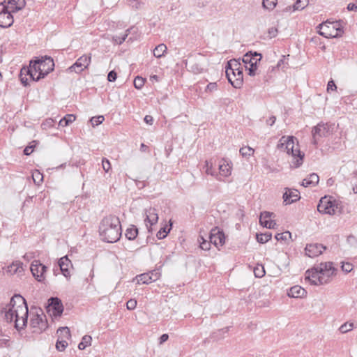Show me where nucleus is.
I'll return each instance as SVG.
<instances>
[{
    "label": "nucleus",
    "mask_w": 357,
    "mask_h": 357,
    "mask_svg": "<svg viewBox=\"0 0 357 357\" xmlns=\"http://www.w3.org/2000/svg\"><path fill=\"white\" fill-rule=\"evenodd\" d=\"M28 307L26 300L20 295H14L10 301L1 310V314L8 323L15 322L17 330L24 328L27 323Z\"/></svg>",
    "instance_id": "obj_1"
},
{
    "label": "nucleus",
    "mask_w": 357,
    "mask_h": 357,
    "mask_svg": "<svg viewBox=\"0 0 357 357\" xmlns=\"http://www.w3.org/2000/svg\"><path fill=\"white\" fill-rule=\"evenodd\" d=\"M337 271L333 262H321L305 272V280L314 285L326 284L332 280Z\"/></svg>",
    "instance_id": "obj_2"
},
{
    "label": "nucleus",
    "mask_w": 357,
    "mask_h": 357,
    "mask_svg": "<svg viewBox=\"0 0 357 357\" xmlns=\"http://www.w3.org/2000/svg\"><path fill=\"white\" fill-rule=\"evenodd\" d=\"M121 225L118 217L108 215L105 217L99 226L101 239L107 243H115L121 236Z\"/></svg>",
    "instance_id": "obj_3"
},
{
    "label": "nucleus",
    "mask_w": 357,
    "mask_h": 357,
    "mask_svg": "<svg viewBox=\"0 0 357 357\" xmlns=\"http://www.w3.org/2000/svg\"><path fill=\"white\" fill-rule=\"evenodd\" d=\"M278 147L291 155V163L294 167H298L303 163L304 154L301 152L298 141L294 137H282Z\"/></svg>",
    "instance_id": "obj_4"
},
{
    "label": "nucleus",
    "mask_w": 357,
    "mask_h": 357,
    "mask_svg": "<svg viewBox=\"0 0 357 357\" xmlns=\"http://www.w3.org/2000/svg\"><path fill=\"white\" fill-rule=\"evenodd\" d=\"M319 35L326 38H337L342 35L343 30L337 22H330L328 20L319 24L317 26Z\"/></svg>",
    "instance_id": "obj_5"
},
{
    "label": "nucleus",
    "mask_w": 357,
    "mask_h": 357,
    "mask_svg": "<svg viewBox=\"0 0 357 357\" xmlns=\"http://www.w3.org/2000/svg\"><path fill=\"white\" fill-rule=\"evenodd\" d=\"M261 59V54L259 53H252L251 52L246 53L243 57V62L245 65L246 69L248 70L250 76L256 75L257 64Z\"/></svg>",
    "instance_id": "obj_6"
},
{
    "label": "nucleus",
    "mask_w": 357,
    "mask_h": 357,
    "mask_svg": "<svg viewBox=\"0 0 357 357\" xmlns=\"http://www.w3.org/2000/svg\"><path fill=\"white\" fill-rule=\"evenodd\" d=\"M30 326L33 328V332L36 333H41L46 330L47 322L42 310L31 318Z\"/></svg>",
    "instance_id": "obj_7"
},
{
    "label": "nucleus",
    "mask_w": 357,
    "mask_h": 357,
    "mask_svg": "<svg viewBox=\"0 0 357 357\" xmlns=\"http://www.w3.org/2000/svg\"><path fill=\"white\" fill-rule=\"evenodd\" d=\"M37 60L39 63V74L36 76V81H38L54 70V63L53 59L50 57L45 56L42 59Z\"/></svg>",
    "instance_id": "obj_8"
},
{
    "label": "nucleus",
    "mask_w": 357,
    "mask_h": 357,
    "mask_svg": "<svg viewBox=\"0 0 357 357\" xmlns=\"http://www.w3.org/2000/svg\"><path fill=\"white\" fill-rule=\"evenodd\" d=\"M332 125L328 123H320L312 128V134L313 137L312 143L316 145L317 144V138L325 137L331 133Z\"/></svg>",
    "instance_id": "obj_9"
},
{
    "label": "nucleus",
    "mask_w": 357,
    "mask_h": 357,
    "mask_svg": "<svg viewBox=\"0 0 357 357\" xmlns=\"http://www.w3.org/2000/svg\"><path fill=\"white\" fill-rule=\"evenodd\" d=\"M91 61V54H84L68 68V71L79 73L88 68Z\"/></svg>",
    "instance_id": "obj_10"
},
{
    "label": "nucleus",
    "mask_w": 357,
    "mask_h": 357,
    "mask_svg": "<svg viewBox=\"0 0 357 357\" xmlns=\"http://www.w3.org/2000/svg\"><path fill=\"white\" fill-rule=\"evenodd\" d=\"M337 208L334 202L326 197H322L317 206V210L319 213L328 215L335 214Z\"/></svg>",
    "instance_id": "obj_11"
},
{
    "label": "nucleus",
    "mask_w": 357,
    "mask_h": 357,
    "mask_svg": "<svg viewBox=\"0 0 357 357\" xmlns=\"http://www.w3.org/2000/svg\"><path fill=\"white\" fill-rule=\"evenodd\" d=\"M47 311L52 316L59 317L63 311V306L61 301L57 297H52L48 300V305L46 307Z\"/></svg>",
    "instance_id": "obj_12"
},
{
    "label": "nucleus",
    "mask_w": 357,
    "mask_h": 357,
    "mask_svg": "<svg viewBox=\"0 0 357 357\" xmlns=\"http://www.w3.org/2000/svg\"><path fill=\"white\" fill-rule=\"evenodd\" d=\"M144 223L149 233L152 232V226L158 221V214L155 208L150 207L144 210Z\"/></svg>",
    "instance_id": "obj_13"
},
{
    "label": "nucleus",
    "mask_w": 357,
    "mask_h": 357,
    "mask_svg": "<svg viewBox=\"0 0 357 357\" xmlns=\"http://www.w3.org/2000/svg\"><path fill=\"white\" fill-rule=\"evenodd\" d=\"M13 17L6 7L0 5V26L2 28L10 27L13 24Z\"/></svg>",
    "instance_id": "obj_14"
},
{
    "label": "nucleus",
    "mask_w": 357,
    "mask_h": 357,
    "mask_svg": "<svg viewBox=\"0 0 357 357\" xmlns=\"http://www.w3.org/2000/svg\"><path fill=\"white\" fill-rule=\"evenodd\" d=\"M31 271L33 275L39 282L43 281L45 279L44 273L47 270V267L41 264L38 260H34L31 265Z\"/></svg>",
    "instance_id": "obj_15"
},
{
    "label": "nucleus",
    "mask_w": 357,
    "mask_h": 357,
    "mask_svg": "<svg viewBox=\"0 0 357 357\" xmlns=\"http://www.w3.org/2000/svg\"><path fill=\"white\" fill-rule=\"evenodd\" d=\"M226 76L229 82L236 89H239L243 85V70L233 71V73L226 70Z\"/></svg>",
    "instance_id": "obj_16"
},
{
    "label": "nucleus",
    "mask_w": 357,
    "mask_h": 357,
    "mask_svg": "<svg viewBox=\"0 0 357 357\" xmlns=\"http://www.w3.org/2000/svg\"><path fill=\"white\" fill-rule=\"evenodd\" d=\"M25 0H4L0 5H3L10 13H14L25 6Z\"/></svg>",
    "instance_id": "obj_17"
},
{
    "label": "nucleus",
    "mask_w": 357,
    "mask_h": 357,
    "mask_svg": "<svg viewBox=\"0 0 357 357\" xmlns=\"http://www.w3.org/2000/svg\"><path fill=\"white\" fill-rule=\"evenodd\" d=\"M326 249L325 246L319 243L307 244L305 248V255L309 257H316L322 254Z\"/></svg>",
    "instance_id": "obj_18"
},
{
    "label": "nucleus",
    "mask_w": 357,
    "mask_h": 357,
    "mask_svg": "<svg viewBox=\"0 0 357 357\" xmlns=\"http://www.w3.org/2000/svg\"><path fill=\"white\" fill-rule=\"evenodd\" d=\"M274 217L275 214L273 213L264 211L261 213L259 222L262 226L268 229H275L276 226V222L273 220H272V218Z\"/></svg>",
    "instance_id": "obj_19"
},
{
    "label": "nucleus",
    "mask_w": 357,
    "mask_h": 357,
    "mask_svg": "<svg viewBox=\"0 0 357 357\" xmlns=\"http://www.w3.org/2000/svg\"><path fill=\"white\" fill-rule=\"evenodd\" d=\"M209 238L211 242L217 248L218 246H222L225 243V234L222 231L219 230L217 227H215L211 229Z\"/></svg>",
    "instance_id": "obj_20"
},
{
    "label": "nucleus",
    "mask_w": 357,
    "mask_h": 357,
    "mask_svg": "<svg viewBox=\"0 0 357 357\" xmlns=\"http://www.w3.org/2000/svg\"><path fill=\"white\" fill-rule=\"evenodd\" d=\"M300 199V193L297 190L286 188L283 194L284 202L286 204H291Z\"/></svg>",
    "instance_id": "obj_21"
},
{
    "label": "nucleus",
    "mask_w": 357,
    "mask_h": 357,
    "mask_svg": "<svg viewBox=\"0 0 357 357\" xmlns=\"http://www.w3.org/2000/svg\"><path fill=\"white\" fill-rule=\"evenodd\" d=\"M38 66L39 63L38 60L31 61L29 68H22V73H25L26 74H29L30 77L33 80L36 81V76L39 74Z\"/></svg>",
    "instance_id": "obj_22"
},
{
    "label": "nucleus",
    "mask_w": 357,
    "mask_h": 357,
    "mask_svg": "<svg viewBox=\"0 0 357 357\" xmlns=\"http://www.w3.org/2000/svg\"><path fill=\"white\" fill-rule=\"evenodd\" d=\"M71 265V261L67 256L61 257L59 261V266L63 275L68 278L70 275L69 266Z\"/></svg>",
    "instance_id": "obj_23"
},
{
    "label": "nucleus",
    "mask_w": 357,
    "mask_h": 357,
    "mask_svg": "<svg viewBox=\"0 0 357 357\" xmlns=\"http://www.w3.org/2000/svg\"><path fill=\"white\" fill-rule=\"evenodd\" d=\"M307 292L305 289L301 286L296 285L291 287L288 291V296L292 298H303L306 295Z\"/></svg>",
    "instance_id": "obj_24"
},
{
    "label": "nucleus",
    "mask_w": 357,
    "mask_h": 357,
    "mask_svg": "<svg viewBox=\"0 0 357 357\" xmlns=\"http://www.w3.org/2000/svg\"><path fill=\"white\" fill-rule=\"evenodd\" d=\"M23 271V263L20 261H13L7 267V272L10 275L20 273Z\"/></svg>",
    "instance_id": "obj_25"
},
{
    "label": "nucleus",
    "mask_w": 357,
    "mask_h": 357,
    "mask_svg": "<svg viewBox=\"0 0 357 357\" xmlns=\"http://www.w3.org/2000/svg\"><path fill=\"white\" fill-rule=\"evenodd\" d=\"M319 176L315 173H312L310 174L308 177L303 179L302 185L304 187L315 186L319 183Z\"/></svg>",
    "instance_id": "obj_26"
},
{
    "label": "nucleus",
    "mask_w": 357,
    "mask_h": 357,
    "mask_svg": "<svg viewBox=\"0 0 357 357\" xmlns=\"http://www.w3.org/2000/svg\"><path fill=\"white\" fill-rule=\"evenodd\" d=\"M219 171L221 176L227 177L231 174V167L223 160L219 165Z\"/></svg>",
    "instance_id": "obj_27"
},
{
    "label": "nucleus",
    "mask_w": 357,
    "mask_h": 357,
    "mask_svg": "<svg viewBox=\"0 0 357 357\" xmlns=\"http://www.w3.org/2000/svg\"><path fill=\"white\" fill-rule=\"evenodd\" d=\"M58 339L67 341L71 337L70 329L68 327H61L57 330Z\"/></svg>",
    "instance_id": "obj_28"
},
{
    "label": "nucleus",
    "mask_w": 357,
    "mask_h": 357,
    "mask_svg": "<svg viewBox=\"0 0 357 357\" xmlns=\"http://www.w3.org/2000/svg\"><path fill=\"white\" fill-rule=\"evenodd\" d=\"M167 46L165 44L161 43V44H159L158 46H156L155 47V49L153 50V55L156 58H160L165 55V54L167 52Z\"/></svg>",
    "instance_id": "obj_29"
},
{
    "label": "nucleus",
    "mask_w": 357,
    "mask_h": 357,
    "mask_svg": "<svg viewBox=\"0 0 357 357\" xmlns=\"http://www.w3.org/2000/svg\"><path fill=\"white\" fill-rule=\"evenodd\" d=\"M138 234V229L135 225H131L126 231V237L128 240H134Z\"/></svg>",
    "instance_id": "obj_30"
},
{
    "label": "nucleus",
    "mask_w": 357,
    "mask_h": 357,
    "mask_svg": "<svg viewBox=\"0 0 357 357\" xmlns=\"http://www.w3.org/2000/svg\"><path fill=\"white\" fill-rule=\"evenodd\" d=\"M241 63H238L236 60H231L227 63V66L226 67V70H229V72H231L233 73V71L238 72V70H241L240 69Z\"/></svg>",
    "instance_id": "obj_31"
},
{
    "label": "nucleus",
    "mask_w": 357,
    "mask_h": 357,
    "mask_svg": "<svg viewBox=\"0 0 357 357\" xmlns=\"http://www.w3.org/2000/svg\"><path fill=\"white\" fill-rule=\"evenodd\" d=\"M75 116L73 114H66L59 121V126L65 127L75 121Z\"/></svg>",
    "instance_id": "obj_32"
},
{
    "label": "nucleus",
    "mask_w": 357,
    "mask_h": 357,
    "mask_svg": "<svg viewBox=\"0 0 357 357\" xmlns=\"http://www.w3.org/2000/svg\"><path fill=\"white\" fill-rule=\"evenodd\" d=\"M92 337L90 335H85L82 337L81 342L78 344L80 350H84L86 347L91 344Z\"/></svg>",
    "instance_id": "obj_33"
},
{
    "label": "nucleus",
    "mask_w": 357,
    "mask_h": 357,
    "mask_svg": "<svg viewBox=\"0 0 357 357\" xmlns=\"http://www.w3.org/2000/svg\"><path fill=\"white\" fill-rule=\"evenodd\" d=\"M272 237V234L271 232H265L264 234H257L256 238L257 242L260 243H265L268 242Z\"/></svg>",
    "instance_id": "obj_34"
},
{
    "label": "nucleus",
    "mask_w": 357,
    "mask_h": 357,
    "mask_svg": "<svg viewBox=\"0 0 357 357\" xmlns=\"http://www.w3.org/2000/svg\"><path fill=\"white\" fill-rule=\"evenodd\" d=\"M32 179L35 184L39 185L43 181V175L38 170L36 169L32 173Z\"/></svg>",
    "instance_id": "obj_35"
},
{
    "label": "nucleus",
    "mask_w": 357,
    "mask_h": 357,
    "mask_svg": "<svg viewBox=\"0 0 357 357\" xmlns=\"http://www.w3.org/2000/svg\"><path fill=\"white\" fill-rule=\"evenodd\" d=\"M278 0H263L262 6L264 9L272 10L277 5Z\"/></svg>",
    "instance_id": "obj_36"
},
{
    "label": "nucleus",
    "mask_w": 357,
    "mask_h": 357,
    "mask_svg": "<svg viewBox=\"0 0 357 357\" xmlns=\"http://www.w3.org/2000/svg\"><path fill=\"white\" fill-rule=\"evenodd\" d=\"M309 3V0H297L293 5V10L304 9Z\"/></svg>",
    "instance_id": "obj_37"
},
{
    "label": "nucleus",
    "mask_w": 357,
    "mask_h": 357,
    "mask_svg": "<svg viewBox=\"0 0 357 357\" xmlns=\"http://www.w3.org/2000/svg\"><path fill=\"white\" fill-rule=\"evenodd\" d=\"M137 283L150 284L151 283V278L148 273L141 274L137 277Z\"/></svg>",
    "instance_id": "obj_38"
},
{
    "label": "nucleus",
    "mask_w": 357,
    "mask_h": 357,
    "mask_svg": "<svg viewBox=\"0 0 357 357\" xmlns=\"http://www.w3.org/2000/svg\"><path fill=\"white\" fill-rule=\"evenodd\" d=\"M205 172L211 176H217L218 175L215 174V171L213 169V164L211 161L206 160L204 165Z\"/></svg>",
    "instance_id": "obj_39"
},
{
    "label": "nucleus",
    "mask_w": 357,
    "mask_h": 357,
    "mask_svg": "<svg viewBox=\"0 0 357 357\" xmlns=\"http://www.w3.org/2000/svg\"><path fill=\"white\" fill-rule=\"evenodd\" d=\"M239 151L243 157L251 156L255 152L254 149L250 146L242 147Z\"/></svg>",
    "instance_id": "obj_40"
},
{
    "label": "nucleus",
    "mask_w": 357,
    "mask_h": 357,
    "mask_svg": "<svg viewBox=\"0 0 357 357\" xmlns=\"http://www.w3.org/2000/svg\"><path fill=\"white\" fill-rule=\"evenodd\" d=\"M171 227L167 229V225L162 227L157 233L156 236L158 239L165 238L169 232Z\"/></svg>",
    "instance_id": "obj_41"
},
{
    "label": "nucleus",
    "mask_w": 357,
    "mask_h": 357,
    "mask_svg": "<svg viewBox=\"0 0 357 357\" xmlns=\"http://www.w3.org/2000/svg\"><path fill=\"white\" fill-rule=\"evenodd\" d=\"M199 242L200 243V248L204 250H208L211 248V244L212 243L210 241H207L202 236H200L199 238Z\"/></svg>",
    "instance_id": "obj_42"
},
{
    "label": "nucleus",
    "mask_w": 357,
    "mask_h": 357,
    "mask_svg": "<svg viewBox=\"0 0 357 357\" xmlns=\"http://www.w3.org/2000/svg\"><path fill=\"white\" fill-rule=\"evenodd\" d=\"M254 274L257 278H262L265 275L264 267L262 265H257L254 268Z\"/></svg>",
    "instance_id": "obj_43"
},
{
    "label": "nucleus",
    "mask_w": 357,
    "mask_h": 357,
    "mask_svg": "<svg viewBox=\"0 0 357 357\" xmlns=\"http://www.w3.org/2000/svg\"><path fill=\"white\" fill-rule=\"evenodd\" d=\"M130 32V29L126 30V33L122 36H115L113 37V40L119 45L122 44L126 39L128 33Z\"/></svg>",
    "instance_id": "obj_44"
},
{
    "label": "nucleus",
    "mask_w": 357,
    "mask_h": 357,
    "mask_svg": "<svg viewBox=\"0 0 357 357\" xmlns=\"http://www.w3.org/2000/svg\"><path fill=\"white\" fill-rule=\"evenodd\" d=\"M353 328H354L353 323L347 322V323H344V324H342L340 327L339 330L342 333H346L349 331H351L353 329Z\"/></svg>",
    "instance_id": "obj_45"
},
{
    "label": "nucleus",
    "mask_w": 357,
    "mask_h": 357,
    "mask_svg": "<svg viewBox=\"0 0 357 357\" xmlns=\"http://www.w3.org/2000/svg\"><path fill=\"white\" fill-rule=\"evenodd\" d=\"M68 344L67 341L57 339L56 343V348L59 351H63L68 347Z\"/></svg>",
    "instance_id": "obj_46"
},
{
    "label": "nucleus",
    "mask_w": 357,
    "mask_h": 357,
    "mask_svg": "<svg viewBox=\"0 0 357 357\" xmlns=\"http://www.w3.org/2000/svg\"><path fill=\"white\" fill-rule=\"evenodd\" d=\"M291 236V234L289 231H285L277 234L275 237L277 241H286L287 239L290 238Z\"/></svg>",
    "instance_id": "obj_47"
},
{
    "label": "nucleus",
    "mask_w": 357,
    "mask_h": 357,
    "mask_svg": "<svg viewBox=\"0 0 357 357\" xmlns=\"http://www.w3.org/2000/svg\"><path fill=\"white\" fill-rule=\"evenodd\" d=\"M105 118L103 116H93L91 119V122L93 126H97L102 123Z\"/></svg>",
    "instance_id": "obj_48"
},
{
    "label": "nucleus",
    "mask_w": 357,
    "mask_h": 357,
    "mask_svg": "<svg viewBox=\"0 0 357 357\" xmlns=\"http://www.w3.org/2000/svg\"><path fill=\"white\" fill-rule=\"evenodd\" d=\"M144 84V79L141 77H136L134 79V86L136 89H140Z\"/></svg>",
    "instance_id": "obj_49"
},
{
    "label": "nucleus",
    "mask_w": 357,
    "mask_h": 357,
    "mask_svg": "<svg viewBox=\"0 0 357 357\" xmlns=\"http://www.w3.org/2000/svg\"><path fill=\"white\" fill-rule=\"evenodd\" d=\"M341 268H342V271H344L346 273H350L353 270L354 266L352 264L349 263V262H346V263L342 262Z\"/></svg>",
    "instance_id": "obj_50"
},
{
    "label": "nucleus",
    "mask_w": 357,
    "mask_h": 357,
    "mask_svg": "<svg viewBox=\"0 0 357 357\" xmlns=\"http://www.w3.org/2000/svg\"><path fill=\"white\" fill-rule=\"evenodd\" d=\"M102 167L103 170L107 173L111 169V163L109 160L105 158H102Z\"/></svg>",
    "instance_id": "obj_51"
},
{
    "label": "nucleus",
    "mask_w": 357,
    "mask_h": 357,
    "mask_svg": "<svg viewBox=\"0 0 357 357\" xmlns=\"http://www.w3.org/2000/svg\"><path fill=\"white\" fill-rule=\"evenodd\" d=\"M218 89V85L216 82H210L206 87V92H213L216 91Z\"/></svg>",
    "instance_id": "obj_52"
},
{
    "label": "nucleus",
    "mask_w": 357,
    "mask_h": 357,
    "mask_svg": "<svg viewBox=\"0 0 357 357\" xmlns=\"http://www.w3.org/2000/svg\"><path fill=\"white\" fill-rule=\"evenodd\" d=\"M150 278H151V282H155L156 280H158L160 277V273L158 272V271H153L151 272H149L148 273Z\"/></svg>",
    "instance_id": "obj_53"
},
{
    "label": "nucleus",
    "mask_w": 357,
    "mask_h": 357,
    "mask_svg": "<svg viewBox=\"0 0 357 357\" xmlns=\"http://www.w3.org/2000/svg\"><path fill=\"white\" fill-rule=\"evenodd\" d=\"M27 75H29V74H26L25 73H22V68L20 70V80L24 86H27L29 84L28 79L26 77Z\"/></svg>",
    "instance_id": "obj_54"
},
{
    "label": "nucleus",
    "mask_w": 357,
    "mask_h": 357,
    "mask_svg": "<svg viewBox=\"0 0 357 357\" xmlns=\"http://www.w3.org/2000/svg\"><path fill=\"white\" fill-rule=\"evenodd\" d=\"M278 29L275 27H270L268 29V36L270 38H275L278 35Z\"/></svg>",
    "instance_id": "obj_55"
},
{
    "label": "nucleus",
    "mask_w": 357,
    "mask_h": 357,
    "mask_svg": "<svg viewBox=\"0 0 357 357\" xmlns=\"http://www.w3.org/2000/svg\"><path fill=\"white\" fill-rule=\"evenodd\" d=\"M137 306V301L135 299L129 300L126 303L127 309L129 310H134Z\"/></svg>",
    "instance_id": "obj_56"
},
{
    "label": "nucleus",
    "mask_w": 357,
    "mask_h": 357,
    "mask_svg": "<svg viewBox=\"0 0 357 357\" xmlns=\"http://www.w3.org/2000/svg\"><path fill=\"white\" fill-rule=\"evenodd\" d=\"M117 74L114 70H112L108 73L107 79L109 82H114L116 79Z\"/></svg>",
    "instance_id": "obj_57"
},
{
    "label": "nucleus",
    "mask_w": 357,
    "mask_h": 357,
    "mask_svg": "<svg viewBox=\"0 0 357 357\" xmlns=\"http://www.w3.org/2000/svg\"><path fill=\"white\" fill-rule=\"evenodd\" d=\"M34 147L35 145L27 146L24 150V155H29L33 151Z\"/></svg>",
    "instance_id": "obj_58"
},
{
    "label": "nucleus",
    "mask_w": 357,
    "mask_h": 357,
    "mask_svg": "<svg viewBox=\"0 0 357 357\" xmlns=\"http://www.w3.org/2000/svg\"><path fill=\"white\" fill-rule=\"evenodd\" d=\"M9 346V339L2 338L0 339V348L8 347Z\"/></svg>",
    "instance_id": "obj_59"
},
{
    "label": "nucleus",
    "mask_w": 357,
    "mask_h": 357,
    "mask_svg": "<svg viewBox=\"0 0 357 357\" xmlns=\"http://www.w3.org/2000/svg\"><path fill=\"white\" fill-rule=\"evenodd\" d=\"M336 89H337V86L333 80H331L328 82V84H327V91H329L330 90L335 91Z\"/></svg>",
    "instance_id": "obj_60"
},
{
    "label": "nucleus",
    "mask_w": 357,
    "mask_h": 357,
    "mask_svg": "<svg viewBox=\"0 0 357 357\" xmlns=\"http://www.w3.org/2000/svg\"><path fill=\"white\" fill-rule=\"evenodd\" d=\"M347 10L349 11H357V1L356 3H350L347 6Z\"/></svg>",
    "instance_id": "obj_61"
},
{
    "label": "nucleus",
    "mask_w": 357,
    "mask_h": 357,
    "mask_svg": "<svg viewBox=\"0 0 357 357\" xmlns=\"http://www.w3.org/2000/svg\"><path fill=\"white\" fill-rule=\"evenodd\" d=\"M144 121L147 123V124H150L151 125L153 123V119L151 116H149V115H146L145 117H144Z\"/></svg>",
    "instance_id": "obj_62"
},
{
    "label": "nucleus",
    "mask_w": 357,
    "mask_h": 357,
    "mask_svg": "<svg viewBox=\"0 0 357 357\" xmlns=\"http://www.w3.org/2000/svg\"><path fill=\"white\" fill-rule=\"evenodd\" d=\"M169 338V335L167 334H162L160 337V344H162L165 342H166Z\"/></svg>",
    "instance_id": "obj_63"
},
{
    "label": "nucleus",
    "mask_w": 357,
    "mask_h": 357,
    "mask_svg": "<svg viewBox=\"0 0 357 357\" xmlns=\"http://www.w3.org/2000/svg\"><path fill=\"white\" fill-rule=\"evenodd\" d=\"M275 120H276V118L275 116H271L268 120H267V124H268L269 126H272L275 122Z\"/></svg>",
    "instance_id": "obj_64"
}]
</instances>
